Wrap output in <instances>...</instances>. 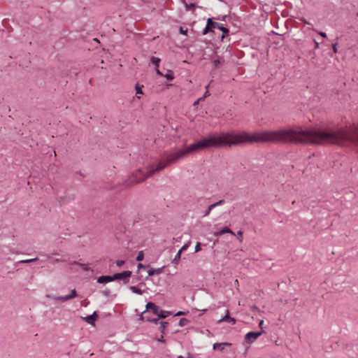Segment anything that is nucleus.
Masks as SVG:
<instances>
[{
	"label": "nucleus",
	"instance_id": "1",
	"mask_svg": "<svg viewBox=\"0 0 358 358\" xmlns=\"http://www.w3.org/2000/svg\"><path fill=\"white\" fill-rule=\"evenodd\" d=\"M264 142L277 143V130L254 133L242 131L238 133L227 132L220 134H213L189 145L185 149L165 154L164 156V158L161 159L155 167L154 166L148 167L146 174L143 173L141 170H137L133 173L129 178V185H135L143 181L145 178L151 176L155 173L164 169L168 164L173 163L192 152L210 148L231 146L245 143H255Z\"/></svg>",
	"mask_w": 358,
	"mask_h": 358
},
{
	"label": "nucleus",
	"instance_id": "2",
	"mask_svg": "<svg viewBox=\"0 0 358 358\" xmlns=\"http://www.w3.org/2000/svg\"><path fill=\"white\" fill-rule=\"evenodd\" d=\"M345 145L349 143L358 146V127H344L324 130L315 128V144Z\"/></svg>",
	"mask_w": 358,
	"mask_h": 358
},
{
	"label": "nucleus",
	"instance_id": "3",
	"mask_svg": "<svg viewBox=\"0 0 358 358\" xmlns=\"http://www.w3.org/2000/svg\"><path fill=\"white\" fill-rule=\"evenodd\" d=\"M215 29H220L222 31V39L224 38V37L229 34V29L224 27L222 24L213 22L210 18H208L206 27L203 31V34L205 35L208 32L213 31Z\"/></svg>",
	"mask_w": 358,
	"mask_h": 358
},
{
	"label": "nucleus",
	"instance_id": "4",
	"mask_svg": "<svg viewBox=\"0 0 358 358\" xmlns=\"http://www.w3.org/2000/svg\"><path fill=\"white\" fill-rule=\"evenodd\" d=\"M146 314H147L146 311H144L143 313V315L141 316V319L142 320H146L148 321H150V322H153L155 323H157L160 318H165L167 316H169L170 313H169V312L164 311V310H160L159 313V315H158V316L156 318H150V317L146 316Z\"/></svg>",
	"mask_w": 358,
	"mask_h": 358
},
{
	"label": "nucleus",
	"instance_id": "5",
	"mask_svg": "<svg viewBox=\"0 0 358 358\" xmlns=\"http://www.w3.org/2000/svg\"><path fill=\"white\" fill-rule=\"evenodd\" d=\"M262 334V331L254 332L250 331L245 336V341L248 343H252L256 339H257Z\"/></svg>",
	"mask_w": 358,
	"mask_h": 358
},
{
	"label": "nucleus",
	"instance_id": "6",
	"mask_svg": "<svg viewBox=\"0 0 358 358\" xmlns=\"http://www.w3.org/2000/svg\"><path fill=\"white\" fill-rule=\"evenodd\" d=\"M131 275V272L130 271H125L122 273H115L113 275L114 280H123L125 282L129 281V278Z\"/></svg>",
	"mask_w": 358,
	"mask_h": 358
},
{
	"label": "nucleus",
	"instance_id": "7",
	"mask_svg": "<svg viewBox=\"0 0 358 358\" xmlns=\"http://www.w3.org/2000/svg\"><path fill=\"white\" fill-rule=\"evenodd\" d=\"M223 322H231L232 324H234L236 323V320L234 318L231 317L229 316V310H227V314L222 319L218 320V323H221Z\"/></svg>",
	"mask_w": 358,
	"mask_h": 358
},
{
	"label": "nucleus",
	"instance_id": "8",
	"mask_svg": "<svg viewBox=\"0 0 358 358\" xmlns=\"http://www.w3.org/2000/svg\"><path fill=\"white\" fill-rule=\"evenodd\" d=\"M114 280L113 275H102L98 278L97 282L99 283H107Z\"/></svg>",
	"mask_w": 358,
	"mask_h": 358
},
{
	"label": "nucleus",
	"instance_id": "9",
	"mask_svg": "<svg viewBox=\"0 0 358 358\" xmlns=\"http://www.w3.org/2000/svg\"><path fill=\"white\" fill-rule=\"evenodd\" d=\"M231 234L232 235H234L235 234L228 227H224L223 229H222L220 231H216L214 233V236H220L224 234Z\"/></svg>",
	"mask_w": 358,
	"mask_h": 358
},
{
	"label": "nucleus",
	"instance_id": "10",
	"mask_svg": "<svg viewBox=\"0 0 358 358\" xmlns=\"http://www.w3.org/2000/svg\"><path fill=\"white\" fill-rule=\"evenodd\" d=\"M226 345L229 346V345H231V343H216L213 345V348L214 350L217 349L220 351L222 352V351H224V347Z\"/></svg>",
	"mask_w": 358,
	"mask_h": 358
},
{
	"label": "nucleus",
	"instance_id": "11",
	"mask_svg": "<svg viewBox=\"0 0 358 358\" xmlns=\"http://www.w3.org/2000/svg\"><path fill=\"white\" fill-rule=\"evenodd\" d=\"M97 317V315L96 312H94L92 315H89L84 318V320L90 324H94V322L96 321Z\"/></svg>",
	"mask_w": 358,
	"mask_h": 358
},
{
	"label": "nucleus",
	"instance_id": "12",
	"mask_svg": "<svg viewBox=\"0 0 358 358\" xmlns=\"http://www.w3.org/2000/svg\"><path fill=\"white\" fill-rule=\"evenodd\" d=\"M164 267L158 268H150L148 270V275L152 276L154 275L160 274L163 272Z\"/></svg>",
	"mask_w": 358,
	"mask_h": 358
},
{
	"label": "nucleus",
	"instance_id": "13",
	"mask_svg": "<svg viewBox=\"0 0 358 358\" xmlns=\"http://www.w3.org/2000/svg\"><path fill=\"white\" fill-rule=\"evenodd\" d=\"M224 62V59L222 57H217V58L213 59V66L217 68L219 66V65L222 64Z\"/></svg>",
	"mask_w": 358,
	"mask_h": 358
},
{
	"label": "nucleus",
	"instance_id": "14",
	"mask_svg": "<svg viewBox=\"0 0 358 358\" xmlns=\"http://www.w3.org/2000/svg\"><path fill=\"white\" fill-rule=\"evenodd\" d=\"M224 203V200H220L219 201L213 203V204H211L208 206V210L211 211L213 209H214L215 207L217 206H221L222 204Z\"/></svg>",
	"mask_w": 358,
	"mask_h": 358
},
{
	"label": "nucleus",
	"instance_id": "15",
	"mask_svg": "<svg viewBox=\"0 0 358 358\" xmlns=\"http://www.w3.org/2000/svg\"><path fill=\"white\" fill-rule=\"evenodd\" d=\"M69 264L71 265L77 264L79 266H80L83 270H84L85 271H87L90 270V268L88 267V266L87 264H80V263H78V262H70Z\"/></svg>",
	"mask_w": 358,
	"mask_h": 358
},
{
	"label": "nucleus",
	"instance_id": "16",
	"mask_svg": "<svg viewBox=\"0 0 358 358\" xmlns=\"http://www.w3.org/2000/svg\"><path fill=\"white\" fill-rule=\"evenodd\" d=\"M163 76H164L169 80H172L174 78L173 72L171 70H169L167 73Z\"/></svg>",
	"mask_w": 358,
	"mask_h": 358
},
{
	"label": "nucleus",
	"instance_id": "17",
	"mask_svg": "<svg viewBox=\"0 0 358 358\" xmlns=\"http://www.w3.org/2000/svg\"><path fill=\"white\" fill-rule=\"evenodd\" d=\"M187 10H194L196 7L194 3H187L185 0L182 1Z\"/></svg>",
	"mask_w": 358,
	"mask_h": 358
},
{
	"label": "nucleus",
	"instance_id": "18",
	"mask_svg": "<svg viewBox=\"0 0 358 358\" xmlns=\"http://www.w3.org/2000/svg\"><path fill=\"white\" fill-rule=\"evenodd\" d=\"M48 297H50L55 300L61 301H68V299H66L65 296H50V295H47Z\"/></svg>",
	"mask_w": 358,
	"mask_h": 358
},
{
	"label": "nucleus",
	"instance_id": "19",
	"mask_svg": "<svg viewBox=\"0 0 358 358\" xmlns=\"http://www.w3.org/2000/svg\"><path fill=\"white\" fill-rule=\"evenodd\" d=\"M160 61H161V59L158 57H152V58H151L152 63L153 64H155L156 66V67L159 66Z\"/></svg>",
	"mask_w": 358,
	"mask_h": 358
},
{
	"label": "nucleus",
	"instance_id": "20",
	"mask_svg": "<svg viewBox=\"0 0 358 358\" xmlns=\"http://www.w3.org/2000/svg\"><path fill=\"white\" fill-rule=\"evenodd\" d=\"M146 309L148 311L149 310H152V309H155L156 310V305L153 303H148L147 305H146Z\"/></svg>",
	"mask_w": 358,
	"mask_h": 358
},
{
	"label": "nucleus",
	"instance_id": "21",
	"mask_svg": "<svg viewBox=\"0 0 358 358\" xmlns=\"http://www.w3.org/2000/svg\"><path fill=\"white\" fill-rule=\"evenodd\" d=\"M130 289L132 291V292L138 294H142L143 292L138 287L135 286H131L130 287Z\"/></svg>",
	"mask_w": 358,
	"mask_h": 358
},
{
	"label": "nucleus",
	"instance_id": "22",
	"mask_svg": "<svg viewBox=\"0 0 358 358\" xmlns=\"http://www.w3.org/2000/svg\"><path fill=\"white\" fill-rule=\"evenodd\" d=\"M76 296H77V292H76V289H73L71 291V294L66 296V299H68L69 300H70V299L75 298Z\"/></svg>",
	"mask_w": 358,
	"mask_h": 358
},
{
	"label": "nucleus",
	"instance_id": "23",
	"mask_svg": "<svg viewBox=\"0 0 358 358\" xmlns=\"http://www.w3.org/2000/svg\"><path fill=\"white\" fill-rule=\"evenodd\" d=\"M181 252H178V253L176 254V255L175 256L174 259H173V264H178V262H179V260L180 259V257H181Z\"/></svg>",
	"mask_w": 358,
	"mask_h": 358
},
{
	"label": "nucleus",
	"instance_id": "24",
	"mask_svg": "<svg viewBox=\"0 0 358 358\" xmlns=\"http://www.w3.org/2000/svg\"><path fill=\"white\" fill-rule=\"evenodd\" d=\"M142 87H143V85H139L138 84L136 85V94H143Z\"/></svg>",
	"mask_w": 358,
	"mask_h": 358
},
{
	"label": "nucleus",
	"instance_id": "25",
	"mask_svg": "<svg viewBox=\"0 0 358 358\" xmlns=\"http://www.w3.org/2000/svg\"><path fill=\"white\" fill-rule=\"evenodd\" d=\"M167 322H160V326H159V331L162 332V333H164L166 327V325H167Z\"/></svg>",
	"mask_w": 358,
	"mask_h": 358
},
{
	"label": "nucleus",
	"instance_id": "26",
	"mask_svg": "<svg viewBox=\"0 0 358 358\" xmlns=\"http://www.w3.org/2000/svg\"><path fill=\"white\" fill-rule=\"evenodd\" d=\"M144 258V253L143 251H140L136 257V261L141 262Z\"/></svg>",
	"mask_w": 358,
	"mask_h": 358
},
{
	"label": "nucleus",
	"instance_id": "27",
	"mask_svg": "<svg viewBox=\"0 0 358 358\" xmlns=\"http://www.w3.org/2000/svg\"><path fill=\"white\" fill-rule=\"evenodd\" d=\"M188 323V320L185 318H182L180 319V322H179V325L180 327H184L185 325H187Z\"/></svg>",
	"mask_w": 358,
	"mask_h": 358
},
{
	"label": "nucleus",
	"instance_id": "28",
	"mask_svg": "<svg viewBox=\"0 0 358 358\" xmlns=\"http://www.w3.org/2000/svg\"><path fill=\"white\" fill-rule=\"evenodd\" d=\"M189 247V244L187 243V244H185L180 250H179V252H180L181 253L186 250Z\"/></svg>",
	"mask_w": 358,
	"mask_h": 358
},
{
	"label": "nucleus",
	"instance_id": "29",
	"mask_svg": "<svg viewBox=\"0 0 358 358\" xmlns=\"http://www.w3.org/2000/svg\"><path fill=\"white\" fill-rule=\"evenodd\" d=\"M201 250V243H197L196 245H195V252H198Z\"/></svg>",
	"mask_w": 358,
	"mask_h": 358
},
{
	"label": "nucleus",
	"instance_id": "30",
	"mask_svg": "<svg viewBox=\"0 0 358 358\" xmlns=\"http://www.w3.org/2000/svg\"><path fill=\"white\" fill-rule=\"evenodd\" d=\"M159 308L156 306V310L155 309H152V312L156 315L157 316H158L159 315Z\"/></svg>",
	"mask_w": 358,
	"mask_h": 358
},
{
	"label": "nucleus",
	"instance_id": "31",
	"mask_svg": "<svg viewBox=\"0 0 358 358\" xmlns=\"http://www.w3.org/2000/svg\"><path fill=\"white\" fill-rule=\"evenodd\" d=\"M180 33L182 34H184V35H187V29H183L182 27H180Z\"/></svg>",
	"mask_w": 358,
	"mask_h": 358
},
{
	"label": "nucleus",
	"instance_id": "32",
	"mask_svg": "<svg viewBox=\"0 0 358 358\" xmlns=\"http://www.w3.org/2000/svg\"><path fill=\"white\" fill-rule=\"evenodd\" d=\"M124 264V260H117L116 262V265L117 266H122Z\"/></svg>",
	"mask_w": 358,
	"mask_h": 358
},
{
	"label": "nucleus",
	"instance_id": "33",
	"mask_svg": "<svg viewBox=\"0 0 358 358\" xmlns=\"http://www.w3.org/2000/svg\"><path fill=\"white\" fill-rule=\"evenodd\" d=\"M337 45H338V44L335 43L332 46V49H333V51L334 53H336L338 52Z\"/></svg>",
	"mask_w": 358,
	"mask_h": 358
},
{
	"label": "nucleus",
	"instance_id": "34",
	"mask_svg": "<svg viewBox=\"0 0 358 358\" xmlns=\"http://www.w3.org/2000/svg\"><path fill=\"white\" fill-rule=\"evenodd\" d=\"M36 260V259H30L23 260V261H22V263H29V262H34Z\"/></svg>",
	"mask_w": 358,
	"mask_h": 358
},
{
	"label": "nucleus",
	"instance_id": "35",
	"mask_svg": "<svg viewBox=\"0 0 358 358\" xmlns=\"http://www.w3.org/2000/svg\"><path fill=\"white\" fill-rule=\"evenodd\" d=\"M203 97H201L199 98V99H197L194 103V105L196 106L197 104H199V101H203Z\"/></svg>",
	"mask_w": 358,
	"mask_h": 358
},
{
	"label": "nucleus",
	"instance_id": "36",
	"mask_svg": "<svg viewBox=\"0 0 358 358\" xmlns=\"http://www.w3.org/2000/svg\"><path fill=\"white\" fill-rule=\"evenodd\" d=\"M156 73L160 76H163V73L158 69V67H156Z\"/></svg>",
	"mask_w": 358,
	"mask_h": 358
},
{
	"label": "nucleus",
	"instance_id": "37",
	"mask_svg": "<svg viewBox=\"0 0 358 358\" xmlns=\"http://www.w3.org/2000/svg\"><path fill=\"white\" fill-rule=\"evenodd\" d=\"M264 320H260L259 323V327L261 328V329H263L264 328Z\"/></svg>",
	"mask_w": 358,
	"mask_h": 358
},
{
	"label": "nucleus",
	"instance_id": "38",
	"mask_svg": "<svg viewBox=\"0 0 358 358\" xmlns=\"http://www.w3.org/2000/svg\"><path fill=\"white\" fill-rule=\"evenodd\" d=\"M157 341L159 342H162V343H164L165 342V340L164 339V336H161V337L159 338H158Z\"/></svg>",
	"mask_w": 358,
	"mask_h": 358
},
{
	"label": "nucleus",
	"instance_id": "39",
	"mask_svg": "<svg viewBox=\"0 0 358 358\" xmlns=\"http://www.w3.org/2000/svg\"><path fill=\"white\" fill-rule=\"evenodd\" d=\"M208 96H209V93H208V91L207 90V91L205 92L204 95H203L202 97H203V99H205L206 97H207Z\"/></svg>",
	"mask_w": 358,
	"mask_h": 358
},
{
	"label": "nucleus",
	"instance_id": "40",
	"mask_svg": "<svg viewBox=\"0 0 358 358\" xmlns=\"http://www.w3.org/2000/svg\"><path fill=\"white\" fill-rule=\"evenodd\" d=\"M314 44H315V49L318 48V47H319L318 43L315 41Z\"/></svg>",
	"mask_w": 358,
	"mask_h": 358
},
{
	"label": "nucleus",
	"instance_id": "41",
	"mask_svg": "<svg viewBox=\"0 0 358 358\" xmlns=\"http://www.w3.org/2000/svg\"><path fill=\"white\" fill-rule=\"evenodd\" d=\"M210 211L208 210V209L206 210V212L204 214V216H208L210 214Z\"/></svg>",
	"mask_w": 358,
	"mask_h": 358
},
{
	"label": "nucleus",
	"instance_id": "42",
	"mask_svg": "<svg viewBox=\"0 0 358 358\" xmlns=\"http://www.w3.org/2000/svg\"><path fill=\"white\" fill-rule=\"evenodd\" d=\"M319 34L321 35L322 37H326V34L324 32H320Z\"/></svg>",
	"mask_w": 358,
	"mask_h": 358
},
{
	"label": "nucleus",
	"instance_id": "43",
	"mask_svg": "<svg viewBox=\"0 0 358 358\" xmlns=\"http://www.w3.org/2000/svg\"><path fill=\"white\" fill-rule=\"evenodd\" d=\"M237 234H238V236H241V237H242V234H243V233H242V231H238Z\"/></svg>",
	"mask_w": 358,
	"mask_h": 358
},
{
	"label": "nucleus",
	"instance_id": "44",
	"mask_svg": "<svg viewBox=\"0 0 358 358\" xmlns=\"http://www.w3.org/2000/svg\"><path fill=\"white\" fill-rule=\"evenodd\" d=\"M183 315V312H182V311H179V312L176 314V315Z\"/></svg>",
	"mask_w": 358,
	"mask_h": 358
},
{
	"label": "nucleus",
	"instance_id": "45",
	"mask_svg": "<svg viewBox=\"0 0 358 358\" xmlns=\"http://www.w3.org/2000/svg\"><path fill=\"white\" fill-rule=\"evenodd\" d=\"M138 266V268H140V267H143V266L141 264H139Z\"/></svg>",
	"mask_w": 358,
	"mask_h": 358
},
{
	"label": "nucleus",
	"instance_id": "46",
	"mask_svg": "<svg viewBox=\"0 0 358 358\" xmlns=\"http://www.w3.org/2000/svg\"><path fill=\"white\" fill-rule=\"evenodd\" d=\"M177 358H184L182 356H178Z\"/></svg>",
	"mask_w": 358,
	"mask_h": 358
},
{
	"label": "nucleus",
	"instance_id": "47",
	"mask_svg": "<svg viewBox=\"0 0 358 358\" xmlns=\"http://www.w3.org/2000/svg\"><path fill=\"white\" fill-rule=\"evenodd\" d=\"M209 87V84L206 87V89H208Z\"/></svg>",
	"mask_w": 358,
	"mask_h": 358
},
{
	"label": "nucleus",
	"instance_id": "48",
	"mask_svg": "<svg viewBox=\"0 0 358 358\" xmlns=\"http://www.w3.org/2000/svg\"><path fill=\"white\" fill-rule=\"evenodd\" d=\"M357 16H358V13H357Z\"/></svg>",
	"mask_w": 358,
	"mask_h": 358
}]
</instances>
